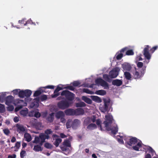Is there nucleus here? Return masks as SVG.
<instances>
[{
  "mask_svg": "<svg viewBox=\"0 0 158 158\" xmlns=\"http://www.w3.org/2000/svg\"><path fill=\"white\" fill-rule=\"evenodd\" d=\"M124 140L126 141L127 145H128V146H132L137 143V145L133 147V148L135 150H143L142 148H143V149L145 150L148 149L149 150L152 154V156L154 154L156 155L155 151L152 148L143 145L140 141L138 140L135 137H132L129 139L127 137V139H124Z\"/></svg>",
  "mask_w": 158,
  "mask_h": 158,
  "instance_id": "obj_1",
  "label": "nucleus"
},
{
  "mask_svg": "<svg viewBox=\"0 0 158 158\" xmlns=\"http://www.w3.org/2000/svg\"><path fill=\"white\" fill-rule=\"evenodd\" d=\"M113 120V118L112 115L110 114H108L105 116V121L103 122V124L106 130L108 131H111L113 134H115L118 131L117 126L116 125L112 128L109 127V126L112 123Z\"/></svg>",
  "mask_w": 158,
  "mask_h": 158,
  "instance_id": "obj_2",
  "label": "nucleus"
},
{
  "mask_svg": "<svg viewBox=\"0 0 158 158\" xmlns=\"http://www.w3.org/2000/svg\"><path fill=\"white\" fill-rule=\"evenodd\" d=\"M60 148L63 153L66 155L69 153L72 149L70 142L68 139L65 140L60 146Z\"/></svg>",
  "mask_w": 158,
  "mask_h": 158,
  "instance_id": "obj_3",
  "label": "nucleus"
},
{
  "mask_svg": "<svg viewBox=\"0 0 158 158\" xmlns=\"http://www.w3.org/2000/svg\"><path fill=\"white\" fill-rule=\"evenodd\" d=\"M49 136L45 135L44 133L41 134L39 136H36L33 143H39L41 145H42L45 140L49 138Z\"/></svg>",
  "mask_w": 158,
  "mask_h": 158,
  "instance_id": "obj_4",
  "label": "nucleus"
},
{
  "mask_svg": "<svg viewBox=\"0 0 158 158\" xmlns=\"http://www.w3.org/2000/svg\"><path fill=\"white\" fill-rule=\"evenodd\" d=\"M104 102V105H100L99 109L103 113H105L106 112H108L110 110V101L109 99H103Z\"/></svg>",
  "mask_w": 158,
  "mask_h": 158,
  "instance_id": "obj_5",
  "label": "nucleus"
},
{
  "mask_svg": "<svg viewBox=\"0 0 158 158\" xmlns=\"http://www.w3.org/2000/svg\"><path fill=\"white\" fill-rule=\"evenodd\" d=\"M71 104L69 102L66 101H62L59 102L57 104L58 107L62 110H64L68 107Z\"/></svg>",
  "mask_w": 158,
  "mask_h": 158,
  "instance_id": "obj_6",
  "label": "nucleus"
},
{
  "mask_svg": "<svg viewBox=\"0 0 158 158\" xmlns=\"http://www.w3.org/2000/svg\"><path fill=\"white\" fill-rule=\"evenodd\" d=\"M96 84L98 85H100L104 87V89H107L109 88L108 84L102 79L98 78L95 80Z\"/></svg>",
  "mask_w": 158,
  "mask_h": 158,
  "instance_id": "obj_7",
  "label": "nucleus"
},
{
  "mask_svg": "<svg viewBox=\"0 0 158 158\" xmlns=\"http://www.w3.org/2000/svg\"><path fill=\"white\" fill-rule=\"evenodd\" d=\"M61 95L64 96L65 97L68 99L72 100L73 99L74 94L68 90H64L62 92Z\"/></svg>",
  "mask_w": 158,
  "mask_h": 158,
  "instance_id": "obj_8",
  "label": "nucleus"
},
{
  "mask_svg": "<svg viewBox=\"0 0 158 158\" xmlns=\"http://www.w3.org/2000/svg\"><path fill=\"white\" fill-rule=\"evenodd\" d=\"M23 102L24 101L23 100L19 99L16 100L14 102V104L15 106L19 104H22L21 105L18 106L15 108V110L16 112L18 111L20 109L22 108L23 106H27V102H26V103H25L24 104H23Z\"/></svg>",
  "mask_w": 158,
  "mask_h": 158,
  "instance_id": "obj_9",
  "label": "nucleus"
},
{
  "mask_svg": "<svg viewBox=\"0 0 158 158\" xmlns=\"http://www.w3.org/2000/svg\"><path fill=\"white\" fill-rule=\"evenodd\" d=\"M120 70L119 68H115L109 73V76L111 78H114L117 77Z\"/></svg>",
  "mask_w": 158,
  "mask_h": 158,
  "instance_id": "obj_10",
  "label": "nucleus"
},
{
  "mask_svg": "<svg viewBox=\"0 0 158 158\" xmlns=\"http://www.w3.org/2000/svg\"><path fill=\"white\" fill-rule=\"evenodd\" d=\"M48 111H46L42 113L43 117H47V119L49 122H52L54 119V113L51 112L47 116Z\"/></svg>",
  "mask_w": 158,
  "mask_h": 158,
  "instance_id": "obj_11",
  "label": "nucleus"
},
{
  "mask_svg": "<svg viewBox=\"0 0 158 158\" xmlns=\"http://www.w3.org/2000/svg\"><path fill=\"white\" fill-rule=\"evenodd\" d=\"M56 117L57 119H60L61 122L64 123L65 122V119L64 118L65 116L64 113L61 111H59L56 113Z\"/></svg>",
  "mask_w": 158,
  "mask_h": 158,
  "instance_id": "obj_12",
  "label": "nucleus"
},
{
  "mask_svg": "<svg viewBox=\"0 0 158 158\" xmlns=\"http://www.w3.org/2000/svg\"><path fill=\"white\" fill-rule=\"evenodd\" d=\"M134 69L135 71L133 73V74L134 75V77L135 79H139L143 76L144 73V70L145 69V68L143 70V71H141L140 73L138 72L137 71L138 69H137L136 68H134Z\"/></svg>",
  "mask_w": 158,
  "mask_h": 158,
  "instance_id": "obj_13",
  "label": "nucleus"
},
{
  "mask_svg": "<svg viewBox=\"0 0 158 158\" xmlns=\"http://www.w3.org/2000/svg\"><path fill=\"white\" fill-rule=\"evenodd\" d=\"M15 127L17 131L19 133H22L25 132L26 130V127H24L22 125L19 123L16 124Z\"/></svg>",
  "mask_w": 158,
  "mask_h": 158,
  "instance_id": "obj_14",
  "label": "nucleus"
},
{
  "mask_svg": "<svg viewBox=\"0 0 158 158\" xmlns=\"http://www.w3.org/2000/svg\"><path fill=\"white\" fill-rule=\"evenodd\" d=\"M24 91L25 92V97H27L25 98V101L26 102H29L31 100V98L29 97L31 95L32 92L29 89H26L24 90Z\"/></svg>",
  "mask_w": 158,
  "mask_h": 158,
  "instance_id": "obj_15",
  "label": "nucleus"
},
{
  "mask_svg": "<svg viewBox=\"0 0 158 158\" xmlns=\"http://www.w3.org/2000/svg\"><path fill=\"white\" fill-rule=\"evenodd\" d=\"M96 121V117L95 116H93L91 118H86L84 122L85 125H87L91 122L94 123Z\"/></svg>",
  "mask_w": 158,
  "mask_h": 158,
  "instance_id": "obj_16",
  "label": "nucleus"
},
{
  "mask_svg": "<svg viewBox=\"0 0 158 158\" xmlns=\"http://www.w3.org/2000/svg\"><path fill=\"white\" fill-rule=\"evenodd\" d=\"M52 136L54 139L55 140V141L54 142V144L56 147H57L59 144L61 142L62 140L60 138L58 137L56 135H54Z\"/></svg>",
  "mask_w": 158,
  "mask_h": 158,
  "instance_id": "obj_17",
  "label": "nucleus"
},
{
  "mask_svg": "<svg viewBox=\"0 0 158 158\" xmlns=\"http://www.w3.org/2000/svg\"><path fill=\"white\" fill-rule=\"evenodd\" d=\"M149 47L148 46H147L144 49V55L145 58L148 60H149L151 58V56L148 52V49Z\"/></svg>",
  "mask_w": 158,
  "mask_h": 158,
  "instance_id": "obj_18",
  "label": "nucleus"
},
{
  "mask_svg": "<svg viewBox=\"0 0 158 158\" xmlns=\"http://www.w3.org/2000/svg\"><path fill=\"white\" fill-rule=\"evenodd\" d=\"M127 48H124L121 50L120 53H117L115 55L117 59L118 60L121 59L123 55V52L127 50Z\"/></svg>",
  "mask_w": 158,
  "mask_h": 158,
  "instance_id": "obj_19",
  "label": "nucleus"
},
{
  "mask_svg": "<svg viewBox=\"0 0 158 158\" xmlns=\"http://www.w3.org/2000/svg\"><path fill=\"white\" fill-rule=\"evenodd\" d=\"M39 101L38 99L36 98L34 99L33 101L31 104L30 106V108H35L38 107L39 106Z\"/></svg>",
  "mask_w": 158,
  "mask_h": 158,
  "instance_id": "obj_20",
  "label": "nucleus"
},
{
  "mask_svg": "<svg viewBox=\"0 0 158 158\" xmlns=\"http://www.w3.org/2000/svg\"><path fill=\"white\" fill-rule=\"evenodd\" d=\"M14 98L12 96H8L6 99V104L7 105H9L11 103L14 104V102H13Z\"/></svg>",
  "mask_w": 158,
  "mask_h": 158,
  "instance_id": "obj_21",
  "label": "nucleus"
},
{
  "mask_svg": "<svg viewBox=\"0 0 158 158\" xmlns=\"http://www.w3.org/2000/svg\"><path fill=\"white\" fill-rule=\"evenodd\" d=\"M122 67L124 71H129L131 69V65L127 63H125L122 64Z\"/></svg>",
  "mask_w": 158,
  "mask_h": 158,
  "instance_id": "obj_22",
  "label": "nucleus"
},
{
  "mask_svg": "<svg viewBox=\"0 0 158 158\" xmlns=\"http://www.w3.org/2000/svg\"><path fill=\"white\" fill-rule=\"evenodd\" d=\"M80 122L79 120L75 119L72 123V128L74 129H75L80 125Z\"/></svg>",
  "mask_w": 158,
  "mask_h": 158,
  "instance_id": "obj_23",
  "label": "nucleus"
},
{
  "mask_svg": "<svg viewBox=\"0 0 158 158\" xmlns=\"http://www.w3.org/2000/svg\"><path fill=\"white\" fill-rule=\"evenodd\" d=\"M90 97L93 101L96 102L100 103L102 102L101 99L98 96H91Z\"/></svg>",
  "mask_w": 158,
  "mask_h": 158,
  "instance_id": "obj_24",
  "label": "nucleus"
},
{
  "mask_svg": "<svg viewBox=\"0 0 158 158\" xmlns=\"http://www.w3.org/2000/svg\"><path fill=\"white\" fill-rule=\"evenodd\" d=\"M65 113L67 115H75V110L72 109H68L65 111Z\"/></svg>",
  "mask_w": 158,
  "mask_h": 158,
  "instance_id": "obj_25",
  "label": "nucleus"
},
{
  "mask_svg": "<svg viewBox=\"0 0 158 158\" xmlns=\"http://www.w3.org/2000/svg\"><path fill=\"white\" fill-rule=\"evenodd\" d=\"M40 144L38 145H35L34 146L33 150L36 152H38L42 151L43 148Z\"/></svg>",
  "mask_w": 158,
  "mask_h": 158,
  "instance_id": "obj_26",
  "label": "nucleus"
},
{
  "mask_svg": "<svg viewBox=\"0 0 158 158\" xmlns=\"http://www.w3.org/2000/svg\"><path fill=\"white\" fill-rule=\"evenodd\" d=\"M122 81L118 79L114 80L112 82L113 85L117 86H120L122 84Z\"/></svg>",
  "mask_w": 158,
  "mask_h": 158,
  "instance_id": "obj_27",
  "label": "nucleus"
},
{
  "mask_svg": "<svg viewBox=\"0 0 158 158\" xmlns=\"http://www.w3.org/2000/svg\"><path fill=\"white\" fill-rule=\"evenodd\" d=\"M82 99L86 103L89 104H90L92 103V100L89 98L85 96H83L82 97Z\"/></svg>",
  "mask_w": 158,
  "mask_h": 158,
  "instance_id": "obj_28",
  "label": "nucleus"
},
{
  "mask_svg": "<svg viewBox=\"0 0 158 158\" xmlns=\"http://www.w3.org/2000/svg\"><path fill=\"white\" fill-rule=\"evenodd\" d=\"M21 146V142H17L15 144V145L14 147H12L11 148H14V151L17 152L18 151Z\"/></svg>",
  "mask_w": 158,
  "mask_h": 158,
  "instance_id": "obj_29",
  "label": "nucleus"
},
{
  "mask_svg": "<svg viewBox=\"0 0 158 158\" xmlns=\"http://www.w3.org/2000/svg\"><path fill=\"white\" fill-rule=\"evenodd\" d=\"M94 94L98 95L103 96L106 94V92L104 90L101 89L96 91Z\"/></svg>",
  "mask_w": 158,
  "mask_h": 158,
  "instance_id": "obj_30",
  "label": "nucleus"
},
{
  "mask_svg": "<svg viewBox=\"0 0 158 158\" xmlns=\"http://www.w3.org/2000/svg\"><path fill=\"white\" fill-rule=\"evenodd\" d=\"M75 115H79L82 114L84 113V110L81 108H78L75 110Z\"/></svg>",
  "mask_w": 158,
  "mask_h": 158,
  "instance_id": "obj_31",
  "label": "nucleus"
},
{
  "mask_svg": "<svg viewBox=\"0 0 158 158\" xmlns=\"http://www.w3.org/2000/svg\"><path fill=\"white\" fill-rule=\"evenodd\" d=\"M34 127L37 129L41 130L43 127V126L42 124L39 122H36L34 125Z\"/></svg>",
  "mask_w": 158,
  "mask_h": 158,
  "instance_id": "obj_32",
  "label": "nucleus"
},
{
  "mask_svg": "<svg viewBox=\"0 0 158 158\" xmlns=\"http://www.w3.org/2000/svg\"><path fill=\"white\" fill-rule=\"evenodd\" d=\"M44 92L43 89V88L41 87L39 89L35 91L34 94V96L35 97L37 96L40 95L42 92Z\"/></svg>",
  "mask_w": 158,
  "mask_h": 158,
  "instance_id": "obj_33",
  "label": "nucleus"
},
{
  "mask_svg": "<svg viewBox=\"0 0 158 158\" xmlns=\"http://www.w3.org/2000/svg\"><path fill=\"white\" fill-rule=\"evenodd\" d=\"M24 136L25 140L28 142H30L32 139L31 135L28 133H25Z\"/></svg>",
  "mask_w": 158,
  "mask_h": 158,
  "instance_id": "obj_34",
  "label": "nucleus"
},
{
  "mask_svg": "<svg viewBox=\"0 0 158 158\" xmlns=\"http://www.w3.org/2000/svg\"><path fill=\"white\" fill-rule=\"evenodd\" d=\"M28 113V109L26 108H24L20 111L21 115L23 116H26L27 114Z\"/></svg>",
  "mask_w": 158,
  "mask_h": 158,
  "instance_id": "obj_35",
  "label": "nucleus"
},
{
  "mask_svg": "<svg viewBox=\"0 0 158 158\" xmlns=\"http://www.w3.org/2000/svg\"><path fill=\"white\" fill-rule=\"evenodd\" d=\"M119 137H120V139L118 138V141L120 143L122 144L123 143V139L124 140V139H127V137H126L125 135H120Z\"/></svg>",
  "mask_w": 158,
  "mask_h": 158,
  "instance_id": "obj_36",
  "label": "nucleus"
},
{
  "mask_svg": "<svg viewBox=\"0 0 158 158\" xmlns=\"http://www.w3.org/2000/svg\"><path fill=\"white\" fill-rule=\"evenodd\" d=\"M97 128L96 125L94 123L90 124L87 127V129L89 130H93Z\"/></svg>",
  "mask_w": 158,
  "mask_h": 158,
  "instance_id": "obj_37",
  "label": "nucleus"
},
{
  "mask_svg": "<svg viewBox=\"0 0 158 158\" xmlns=\"http://www.w3.org/2000/svg\"><path fill=\"white\" fill-rule=\"evenodd\" d=\"M65 87L64 86V85H59L57 86L55 90L56 91H57L58 92L59 91L64 89H65Z\"/></svg>",
  "mask_w": 158,
  "mask_h": 158,
  "instance_id": "obj_38",
  "label": "nucleus"
},
{
  "mask_svg": "<svg viewBox=\"0 0 158 158\" xmlns=\"http://www.w3.org/2000/svg\"><path fill=\"white\" fill-rule=\"evenodd\" d=\"M124 75L125 78L127 80H130L131 77V75L129 72H124Z\"/></svg>",
  "mask_w": 158,
  "mask_h": 158,
  "instance_id": "obj_39",
  "label": "nucleus"
},
{
  "mask_svg": "<svg viewBox=\"0 0 158 158\" xmlns=\"http://www.w3.org/2000/svg\"><path fill=\"white\" fill-rule=\"evenodd\" d=\"M101 121L100 119H98L96 120V124L100 129L101 130H103V128L101 125Z\"/></svg>",
  "mask_w": 158,
  "mask_h": 158,
  "instance_id": "obj_40",
  "label": "nucleus"
},
{
  "mask_svg": "<svg viewBox=\"0 0 158 158\" xmlns=\"http://www.w3.org/2000/svg\"><path fill=\"white\" fill-rule=\"evenodd\" d=\"M72 123V120L70 119H69L68 121L66 124L67 128H70L71 127Z\"/></svg>",
  "mask_w": 158,
  "mask_h": 158,
  "instance_id": "obj_41",
  "label": "nucleus"
},
{
  "mask_svg": "<svg viewBox=\"0 0 158 158\" xmlns=\"http://www.w3.org/2000/svg\"><path fill=\"white\" fill-rule=\"evenodd\" d=\"M76 106L77 107H84L86 106V104L82 102H81L76 103Z\"/></svg>",
  "mask_w": 158,
  "mask_h": 158,
  "instance_id": "obj_42",
  "label": "nucleus"
},
{
  "mask_svg": "<svg viewBox=\"0 0 158 158\" xmlns=\"http://www.w3.org/2000/svg\"><path fill=\"white\" fill-rule=\"evenodd\" d=\"M82 91L83 92L88 94H94V92L90 91L89 89H83L82 90Z\"/></svg>",
  "mask_w": 158,
  "mask_h": 158,
  "instance_id": "obj_43",
  "label": "nucleus"
},
{
  "mask_svg": "<svg viewBox=\"0 0 158 158\" xmlns=\"http://www.w3.org/2000/svg\"><path fill=\"white\" fill-rule=\"evenodd\" d=\"M56 106H51L49 108V110L50 112H53L56 111Z\"/></svg>",
  "mask_w": 158,
  "mask_h": 158,
  "instance_id": "obj_44",
  "label": "nucleus"
},
{
  "mask_svg": "<svg viewBox=\"0 0 158 158\" xmlns=\"http://www.w3.org/2000/svg\"><path fill=\"white\" fill-rule=\"evenodd\" d=\"M26 152L24 150H22L20 153V157L21 158H23L26 156Z\"/></svg>",
  "mask_w": 158,
  "mask_h": 158,
  "instance_id": "obj_45",
  "label": "nucleus"
},
{
  "mask_svg": "<svg viewBox=\"0 0 158 158\" xmlns=\"http://www.w3.org/2000/svg\"><path fill=\"white\" fill-rule=\"evenodd\" d=\"M25 92L24 90H22L20 91L19 93V96L21 98H23L25 97Z\"/></svg>",
  "mask_w": 158,
  "mask_h": 158,
  "instance_id": "obj_46",
  "label": "nucleus"
},
{
  "mask_svg": "<svg viewBox=\"0 0 158 158\" xmlns=\"http://www.w3.org/2000/svg\"><path fill=\"white\" fill-rule=\"evenodd\" d=\"M44 146L45 147L48 149H51L52 147V145L50 143H45L44 145Z\"/></svg>",
  "mask_w": 158,
  "mask_h": 158,
  "instance_id": "obj_47",
  "label": "nucleus"
},
{
  "mask_svg": "<svg viewBox=\"0 0 158 158\" xmlns=\"http://www.w3.org/2000/svg\"><path fill=\"white\" fill-rule=\"evenodd\" d=\"M110 77L109 76H108L107 74H104L103 75V78L106 81H110Z\"/></svg>",
  "mask_w": 158,
  "mask_h": 158,
  "instance_id": "obj_48",
  "label": "nucleus"
},
{
  "mask_svg": "<svg viewBox=\"0 0 158 158\" xmlns=\"http://www.w3.org/2000/svg\"><path fill=\"white\" fill-rule=\"evenodd\" d=\"M4 106L2 104H0V112L3 113L5 111Z\"/></svg>",
  "mask_w": 158,
  "mask_h": 158,
  "instance_id": "obj_49",
  "label": "nucleus"
},
{
  "mask_svg": "<svg viewBox=\"0 0 158 158\" xmlns=\"http://www.w3.org/2000/svg\"><path fill=\"white\" fill-rule=\"evenodd\" d=\"M60 95L59 93H58L57 91H56L55 90L54 92V94L52 95L51 96L52 98H54L57 97V96H59Z\"/></svg>",
  "mask_w": 158,
  "mask_h": 158,
  "instance_id": "obj_50",
  "label": "nucleus"
},
{
  "mask_svg": "<svg viewBox=\"0 0 158 158\" xmlns=\"http://www.w3.org/2000/svg\"><path fill=\"white\" fill-rule=\"evenodd\" d=\"M126 54L128 55H132L134 54V52L132 50H128L127 51Z\"/></svg>",
  "mask_w": 158,
  "mask_h": 158,
  "instance_id": "obj_51",
  "label": "nucleus"
},
{
  "mask_svg": "<svg viewBox=\"0 0 158 158\" xmlns=\"http://www.w3.org/2000/svg\"><path fill=\"white\" fill-rule=\"evenodd\" d=\"M20 89H15L13 90V92L14 94L15 95H17L19 94V92H20Z\"/></svg>",
  "mask_w": 158,
  "mask_h": 158,
  "instance_id": "obj_52",
  "label": "nucleus"
},
{
  "mask_svg": "<svg viewBox=\"0 0 158 158\" xmlns=\"http://www.w3.org/2000/svg\"><path fill=\"white\" fill-rule=\"evenodd\" d=\"M3 131L4 133L6 135H8L10 133V131L8 129H4Z\"/></svg>",
  "mask_w": 158,
  "mask_h": 158,
  "instance_id": "obj_53",
  "label": "nucleus"
},
{
  "mask_svg": "<svg viewBox=\"0 0 158 158\" xmlns=\"http://www.w3.org/2000/svg\"><path fill=\"white\" fill-rule=\"evenodd\" d=\"M28 23L32 24H34V25H35V23L32 22V21L31 19H29L26 22V23L24 24V26H26L27 24Z\"/></svg>",
  "mask_w": 158,
  "mask_h": 158,
  "instance_id": "obj_54",
  "label": "nucleus"
},
{
  "mask_svg": "<svg viewBox=\"0 0 158 158\" xmlns=\"http://www.w3.org/2000/svg\"><path fill=\"white\" fill-rule=\"evenodd\" d=\"M8 106L7 107V110H8L10 111H12L14 110V107L13 106L11 105H10Z\"/></svg>",
  "mask_w": 158,
  "mask_h": 158,
  "instance_id": "obj_55",
  "label": "nucleus"
},
{
  "mask_svg": "<svg viewBox=\"0 0 158 158\" xmlns=\"http://www.w3.org/2000/svg\"><path fill=\"white\" fill-rule=\"evenodd\" d=\"M52 131L50 129H48L47 130L45 131V134H44L45 135H48L49 134H51L52 133Z\"/></svg>",
  "mask_w": 158,
  "mask_h": 158,
  "instance_id": "obj_56",
  "label": "nucleus"
},
{
  "mask_svg": "<svg viewBox=\"0 0 158 158\" xmlns=\"http://www.w3.org/2000/svg\"><path fill=\"white\" fill-rule=\"evenodd\" d=\"M72 84L74 86H77L79 85L80 83L78 81H75L72 83Z\"/></svg>",
  "mask_w": 158,
  "mask_h": 158,
  "instance_id": "obj_57",
  "label": "nucleus"
},
{
  "mask_svg": "<svg viewBox=\"0 0 158 158\" xmlns=\"http://www.w3.org/2000/svg\"><path fill=\"white\" fill-rule=\"evenodd\" d=\"M47 96L46 95H42L40 97V99L42 101H44L46 100L47 99Z\"/></svg>",
  "mask_w": 158,
  "mask_h": 158,
  "instance_id": "obj_58",
  "label": "nucleus"
},
{
  "mask_svg": "<svg viewBox=\"0 0 158 158\" xmlns=\"http://www.w3.org/2000/svg\"><path fill=\"white\" fill-rule=\"evenodd\" d=\"M43 88H48L50 89H53L54 88V86L52 85H49L46 86L45 87H43Z\"/></svg>",
  "mask_w": 158,
  "mask_h": 158,
  "instance_id": "obj_59",
  "label": "nucleus"
},
{
  "mask_svg": "<svg viewBox=\"0 0 158 158\" xmlns=\"http://www.w3.org/2000/svg\"><path fill=\"white\" fill-rule=\"evenodd\" d=\"M34 116L36 118H39L40 116V114L39 112L36 111L35 112Z\"/></svg>",
  "mask_w": 158,
  "mask_h": 158,
  "instance_id": "obj_60",
  "label": "nucleus"
},
{
  "mask_svg": "<svg viewBox=\"0 0 158 158\" xmlns=\"http://www.w3.org/2000/svg\"><path fill=\"white\" fill-rule=\"evenodd\" d=\"M19 117L15 116L14 118V121L15 123H17L19 121Z\"/></svg>",
  "mask_w": 158,
  "mask_h": 158,
  "instance_id": "obj_61",
  "label": "nucleus"
},
{
  "mask_svg": "<svg viewBox=\"0 0 158 158\" xmlns=\"http://www.w3.org/2000/svg\"><path fill=\"white\" fill-rule=\"evenodd\" d=\"M65 87L66 88H65L71 90H73L74 89V87L72 86H68Z\"/></svg>",
  "mask_w": 158,
  "mask_h": 158,
  "instance_id": "obj_62",
  "label": "nucleus"
},
{
  "mask_svg": "<svg viewBox=\"0 0 158 158\" xmlns=\"http://www.w3.org/2000/svg\"><path fill=\"white\" fill-rule=\"evenodd\" d=\"M16 155L15 154H13L12 155H9L7 158H16Z\"/></svg>",
  "mask_w": 158,
  "mask_h": 158,
  "instance_id": "obj_63",
  "label": "nucleus"
},
{
  "mask_svg": "<svg viewBox=\"0 0 158 158\" xmlns=\"http://www.w3.org/2000/svg\"><path fill=\"white\" fill-rule=\"evenodd\" d=\"M137 65L138 67L140 68L143 66V63L141 62H138Z\"/></svg>",
  "mask_w": 158,
  "mask_h": 158,
  "instance_id": "obj_64",
  "label": "nucleus"
}]
</instances>
